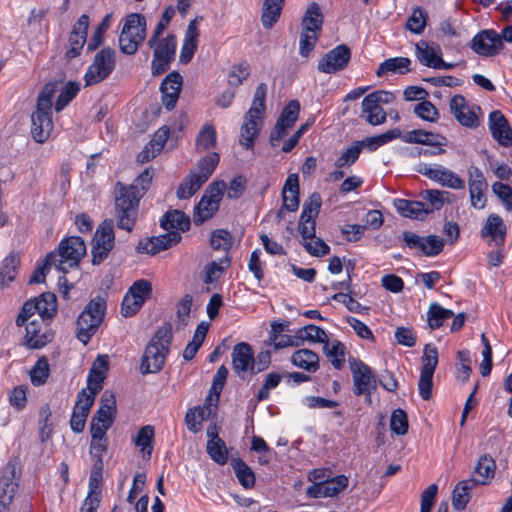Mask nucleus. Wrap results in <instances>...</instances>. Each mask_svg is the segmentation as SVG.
<instances>
[{
	"mask_svg": "<svg viewBox=\"0 0 512 512\" xmlns=\"http://www.w3.org/2000/svg\"><path fill=\"white\" fill-rule=\"evenodd\" d=\"M351 59V51L344 44L337 45L327 52L318 63V70L326 74H334L343 70Z\"/></svg>",
	"mask_w": 512,
	"mask_h": 512,
	"instance_id": "a211bd4d",
	"label": "nucleus"
},
{
	"mask_svg": "<svg viewBox=\"0 0 512 512\" xmlns=\"http://www.w3.org/2000/svg\"><path fill=\"white\" fill-rule=\"evenodd\" d=\"M225 189L226 184L224 181H217L209 185L194 208L193 220L196 225L209 220L218 211Z\"/></svg>",
	"mask_w": 512,
	"mask_h": 512,
	"instance_id": "9b49d317",
	"label": "nucleus"
},
{
	"mask_svg": "<svg viewBox=\"0 0 512 512\" xmlns=\"http://www.w3.org/2000/svg\"><path fill=\"white\" fill-rule=\"evenodd\" d=\"M105 311L106 302L102 297L92 299L85 306L76 322V336L80 342L88 344L102 323Z\"/></svg>",
	"mask_w": 512,
	"mask_h": 512,
	"instance_id": "6e6552de",
	"label": "nucleus"
},
{
	"mask_svg": "<svg viewBox=\"0 0 512 512\" xmlns=\"http://www.w3.org/2000/svg\"><path fill=\"white\" fill-rule=\"evenodd\" d=\"M115 65V51L110 48L100 50L84 75L85 85L91 86L102 82L113 72Z\"/></svg>",
	"mask_w": 512,
	"mask_h": 512,
	"instance_id": "ddd939ff",
	"label": "nucleus"
},
{
	"mask_svg": "<svg viewBox=\"0 0 512 512\" xmlns=\"http://www.w3.org/2000/svg\"><path fill=\"white\" fill-rule=\"evenodd\" d=\"M445 195H449V192L436 189L425 190L421 193L422 199L428 202L425 204V209L429 211V214L443 207Z\"/></svg>",
	"mask_w": 512,
	"mask_h": 512,
	"instance_id": "6e6d98bb",
	"label": "nucleus"
},
{
	"mask_svg": "<svg viewBox=\"0 0 512 512\" xmlns=\"http://www.w3.org/2000/svg\"><path fill=\"white\" fill-rule=\"evenodd\" d=\"M411 61L407 57L389 58L382 62L377 69V75L381 76L387 72L403 74L409 70Z\"/></svg>",
	"mask_w": 512,
	"mask_h": 512,
	"instance_id": "603ef678",
	"label": "nucleus"
},
{
	"mask_svg": "<svg viewBox=\"0 0 512 512\" xmlns=\"http://www.w3.org/2000/svg\"><path fill=\"white\" fill-rule=\"evenodd\" d=\"M86 254L84 240L78 236L63 239L57 251L47 255V262L53 264L59 271L67 273L69 269L77 266Z\"/></svg>",
	"mask_w": 512,
	"mask_h": 512,
	"instance_id": "0eeeda50",
	"label": "nucleus"
},
{
	"mask_svg": "<svg viewBox=\"0 0 512 512\" xmlns=\"http://www.w3.org/2000/svg\"><path fill=\"white\" fill-rule=\"evenodd\" d=\"M80 91V84L77 82H68L60 91V94L55 103V110L62 111L78 94Z\"/></svg>",
	"mask_w": 512,
	"mask_h": 512,
	"instance_id": "13d9d810",
	"label": "nucleus"
},
{
	"mask_svg": "<svg viewBox=\"0 0 512 512\" xmlns=\"http://www.w3.org/2000/svg\"><path fill=\"white\" fill-rule=\"evenodd\" d=\"M284 0H264L261 22L264 28H271L279 19Z\"/></svg>",
	"mask_w": 512,
	"mask_h": 512,
	"instance_id": "58836bf2",
	"label": "nucleus"
},
{
	"mask_svg": "<svg viewBox=\"0 0 512 512\" xmlns=\"http://www.w3.org/2000/svg\"><path fill=\"white\" fill-rule=\"evenodd\" d=\"M294 366L307 372H316L319 369V356L310 349H299L291 356Z\"/></svg>",
	"mask_w": 512,
	"mask_h": 512,
	"instance_id": "e433bc0d",
	"label": "nucleus"
},
{
	"mask_svg": "<svg viewBox=\"0 0 512 512\" xmlns=\"http://www.w3.org/2000/svg\"><path fill=\"white\" fill-rule=\"evenodd\" d=\"M362 150V144L359 141L354 142L349 148H347L335 161V165L338 168L345 166H351L354 164Z\"/></svg>",
	"mask_w": 512,
	"mask_h": 512,
	"instance_id": "052dcab7",
	"label": "nucleus"
},
{
	"mask_svg": "<svg viewBox=\"0 0 512 512\" xmlns=\"http://www.w3.org/2000/svg\"><path fill=\"white\" fill-rule=\"evenodd\" d=\"M296 333L297 338L300 341V345H302L304 341L324 344L325 342H327L328 338V335L325 332V330L314 324H309L302 328H299L296 331Z\"/></svg>",
	"mask_w": 512,
	"mask_h": 512,
	"instance_id": "a18cd8bd",
	"label": "nucleus"
},
{
	"mask_svg": "<svg viewBox=\"0 0 512 512\" xmlns=\"http://www.w3.org/2000/svg\"><path fill=\"white\" fill-rule=\"evenodd\" d=\"M172 340L171 329L163 326L157 330L145 348L140 369L142 374L159 372L165 362Z\"/></svg>",
	"mask_w": 512,
	"mask_h": 512,
	"instance_id": "20e7f679",
	"label": "nucleus"
},
{
	"mask_svg": "<svg viewBox=\"0 0 512 512\" xmlns=\"http://www.w3.org/2000/svg\"><path fill=\"white\" fill-rule=\"evenodd\" d=\"M283 207L287 211L295 212L299 207V180L296 174L286 179L282 189Z\"/></svg>",
	"mask_w": 512,
	"mask_h": 512,
	"instance_id": "2f4dec72",
	"label": "nucleus"
},
{
	"mask_svg": "<svg viewBox=\"0 0 512 512\" xmlns=\"http://www.w3.org/2000/svg\"><path fill=\"white\" fill-rule=\"evenodd\" d=\"M190 218L180 210L167 211L160 220L161 227L168 232H185L190 228Z\"/></svg>",
	"mask_w": 512,
	"mask_h": 512,
	"instance_id": "c756f323",
	"label": "nucleus"
},
{
	"mask_svg": "<svg viewBox=\"0 0 512 512\" xmlns=\"http://www.w3.org/2000/svg\"><path fill=\"white\" fill-rule=\"evenodd\" d=\"M202 20L203 17H196L187 26L179 56V60L183 64H188L197 50L200 37L199 24Z\"/></svg>",
	"mask_w": 512,
	"mask_h": 512,
	"instance_id": "4be33fe9",
	"label": "nucleus"
},
{
	"mask_svg": "<svg viewBox=\"0 0 512 512\" xmlns=\"http://www.w3.org/2000/svg\"><path fill=\"white\" fill-rule=\"evenodd\" d=\"M450 110L461 125L470 128L478 125V118L476 114L467 105L466 100L462 95H455L452 97L450 101Z\"/></svg>",
	"mask_w": 512,
	"mask_h": 512,
	"instance_id": "a878e982",
	"label": "nucleus"
},
{
	"mask_svg": "<svg viewBox=\"0 0 512 512\" xmlns=\"http://www.w3.org/2000/svg\"><path fill=\"white\" fill-rule=\"evenodd\" d=\"M146 36V18L137 13L129 14L119 36L121 51L127 55L137 52Z\"/></svg>",
	"mask_w": 512,
	"mask_h": 512,
	"instance_id": "9d476101",
	"label": "nucleus"
},
{
	"mask_svg": "<svg viewBox=\"0 0 512 512\" xmlns=\"http://www.w3.org/2000/svg\"><path fill=\"white\" fill-rule=\"evenodd\" d=\"M182 87V76L178 72L169 73L162 81L160 90L162 93V103L167 110H172L179 98Z\"/></svg>",
	"mask_w": 512,
	"mask_h": 512,
	"instance_id": "393cba45",
	"label": "nucleus"
},
{
	"mask_svg": "<svg viewBox=\"0 0 512 512\" xmlns=\"http://www.w3.org/2000/svg\"><path fill=\"white\" fill-rule=\"evenodd\" d=\"M148 45L153 49L151 71L154 76H159L169 69L170 63L174 60L177 38L174 34L166 37L151 36Z\"/></svg>",
	"mask_w": 512,
	"mask_h": 512,
	"instance_id": "1a4fd4ad",
	"label": "nucleus"
},
{
	"mask_svg": "<svg viewBox=\"0 0 512 512\" xmlns=\"http://www.w3.org/2000/svg\"><path fill=\"white\" fill-rule=\"evenodd\" d=\"M116 415V399L112 391L106 390L101 395L100 406L96 411L93 421L112 426Z\"/></svg>",
	"mask_w": 512,
	"mask_h": 512,
	"instance_id": "cd10ccee",
	"label": "nucleus"
},
{
	"mask_svg": "<svg viewBox=\"0 0 512 512\" xmlns=\"http://www.w3.org/2000/svg\"><path fill=\"white\" fill-rule=\"evenodd\" d=\"M400 137L401 130L399 128H393L391 130L386 131L385 133L376 136L366 137L364 140L359 142L360 144H362V148L365 147L369 151H375L379 147Z\"/></svg>",
	"mask_w": 512,
	"mask_h": 512,
	"instance_id": "37998d69",
	"label": "nucleus"
},
{
	"mask_svg": "<svg viewBox=\"0 0 512 512\" xmlns=\"http://www.w3.org/2000/svg\"><path fill=\"white\" fill-rule=\"evenodd\" d=\"M219 159V155L214 152L199 160L196 168L190 171L177 188V197L179 199H189L192 197L212 175L219 163Z\"/></svg>",
	"mask_w": 512,
	"mask_h": 512,
	"instance_id": "423d86ee",
	"label": "nucleus"
},
{
	"mask_svg": "<svg viewBox=\"0 0 512 512\" xmlns=\"http://www.w3.org/2000/svg\"><path fill=\"white\" fill-rule=\"evenodd\" d=\"M206 450L210 458L219 465L228 461V449L222 439L208 440Z\"/></svg>",
	"mask_w": 512,
	"mask_h": 512,
	"instance_id": "864d4df0",
	"label": "nucleus"
},
{
	"mask_svg": "<svg viewBox=\"0 0 512 512\" xmlns=\"http://www.w3.org/2000/svg\"><path fill=\"white\" fill-rule=\"evenodd\" d=\"M408 417L404 410L395 409L390 418V429L396 435H405L408 431Z\"/></svg>",
	"mask_w": 512,
	"mask_h": 512,
	"instance_id": "0e129e2a",
	"label": "nucleus"
},
{
	"mask_svg": "<svg viewBox=\"0 0 512 512\" xmlns=\"http://www.w3.org/2000/svg\"><path fill=\"white\" fill-rule=\"evenodd\" d=\"M181 239L182 237L179 232L170 231L163 235L141 239L136 247V250L141 254L155 255L178 244Z\"/></svg>",
	"mask_w": 512,
	"mask_h": 512,
	"instance_id": "6ab92c4d",
	"label": "nucleus"
},
{
	"mask_svg": "<svg viewBox=\"0 0 512 512\" xmlns=\"http://www.w3.org/2000/svg\"><path fill=\"white\" fill-rule=\"evenodd\" d=\"M495 468L494 459L489 455H483L479 458L474 469V474L470 480L473 481L475 485L488 484L494 477Z\"/></svg>",
	"mask_w": 512,
	"mask_h": 512,
	"instance_id": "72a5a7b5",
	"label": "nucleus"
},
{
	"mask_svg": "<svg viewBox=\"0 0 512 512\" xmlns=\"http://www.w3.org/2000/svg\"><path fill=\"white\" fill-rule=\"evenodd\" d=\"M154 432L153 426H143L139 429L136 438L134 439L135 445L140 449L144 456L150 457L152 454Z\"/></svg>",
	"mask_w": 512,
	"mask_h": 512,
	"instance_id": "3c124183",
	"label": "nucleus"
},
{
	"mask_svg": "<svg viewBox=\"0 0 512 512\" xmlns=\"http://www.w3.org/2000/svg\"><path fill=\"white\" fill-rule=\"evenodd\" d=\"M266 93V84H259L255 90L251 107L246 113L240 133V144L246 148H252L263 124Z\"/></svg>",
	"mask_w": 512,
	"mask_h": 512,
	"instance_id": "39448f33",
	"label": "nucleus"
},
{
	"mask_svg": "<svg viewBox=\"0 0 512 512\" xmlns=\"http://www.w3.org/2000/svg\"><path fill=\"white\" fill-rule=\"evenodd\" d=\"M210 244L215 250L227 251L232 245V236L227 230H214L211 235Z\"/></svg>",
	"mask_w": 512,
	"mask_h": 512,
	"instance_id": "774afa93",
	"label": "nucleus"
},
{
	"mask_svg": "<svg viewBox=\"0 0 512 512\" xmlns=\"http://www.w3.org/2000/svg\"><path fill=\"white\" fill-rule=\"evenodd\" d=\"M468 186L471 205L475 209H483L486 206L487 181L483 172L476 166H470L467 171Z\"/></svg>",
	"mask_w": 512,
	"mask_h": 512,
	"instance_id": "aec40b11",
	"label": "nucleus"
},
{
	"mask_svg": "<svg viewBox=\"0 0 512 512\" xmlns=\"http://www.w3.org/2000/svg\"><path fill=\"white\" fill-rule=\"evenodd\" d=\"M403 241L410 249H418L423 255L433 257L438 255L444 247V240L437 235L421 237L414 232L404 231Z\"/></svg>",
	"mask_w": 512,
	"mask_h": 512,
	"instance_id": "f3484780",
	"label": "nucleus"
},
{
	"mask_svg": "<svg viewBox=\"0 0 512 512\" xmlns=\"http://www.w3.org/2000/svg\"><path fill=\"white\" fill-rule=\"evenodd\" d=\"M114 223L111 219L104 220L97 228L92 240V263L100 264L107 258L114 247Z\"/></svg>",
	"mask_w": 512,
	"mask_h": 512,
	"instance_id": "4468645a",
	"label": "nucleus"
},
{
	"mask_svg": "<svg viewBox=\"0 0 512 512\" xmlns=\"http://www.w3.org/2000/svg\"><path fill=\"white\" fill-rule=\"evenodd\" d=\"M107 438H92L90 444V454L95 459L94 469L101 470L103 467V456L107 451Z\"/></svg>",
	"mask_w": 512,
	"mask_h": 512,
	"instance_id": "bf43d9fd",
	"label": "nucleus"
},
{
	"mask_svg": "<svg viewBox=\"0 0 512 512\" xmlns=\"http://www.w3.org/2000/svg\"><path fill=\"white\" fill-rule=\"evenodd\" d=\"M20 469L15 460H10L1 470L0 475V512H6L18 490Z\"/></svg>",
	"mask_w": 512,
	"mask_h": 512,
	"instance_id": "dca6fc26",
	"label": "nucleus"
},
{
	"mask_svg": "<svg viewBox=\"0 0 512 512\" xmlns=\"http://www.w3.org/2000/svg\"><path fill=\"white\" fill-rule=\"evenodd\" d=\"M209 324L202 322L197 325L192 340L186 345L183 351V358L187 361L192 360L201 347L207 335Z\"/></svg>",
	"mask_w": 512,
	"mask_h": 512,
	"instance_id": "79ce46f5",
	"label": "nucleus"
},
{
	"mask_svg": "<svg viewBox=\"0 0 512 512\" xmlns=\"http://www.w3.org/2000/svg\"><path fill=\"white\" fill-rule=\"evenodd\" d=\"M128 293L143 305L152 293V285L149 281L140 279L133 283Z\"/></svg>",
	"mask_w": 512,
	"mask_h": 512,
	"instance_id": "680f3d73",
	"label": "nucleus"
},
{
	"mask_svg": "<svg viewBox=\"0 0 512 512\" xmlns=\"http://www.w3.org/2000/svg\"><path fill=\"white\" fill-rule=\"evenodd\" d=\"M49 376V364L46 358H40L30 371V379L33 385L44 384Z\"/></svg>",
	"mask_w": 512,
	"mask_h": 512,
	"instance_id": "69168bd1",
	"label": "nucleus"
},
{
	"mask_svg": "<svg viewBox=\"0 0 512 512\" xmlns=\"http://www.w3.org/2000/svg\"><path fill=\"white\" fill-rule=\"evenodd\" d=\"M422 368L420 372L434 374L438 364V350L434 345L427 344L422 356Z\"/></svg>",
	"mask_w": 512,
	"mask_h": 512,
	"instance_id": "338daca9",
	"label": "nucleus"
},
{
	"mask_svg": "<svg viewBox=\"0 0 512 512\" xmlns=\"http://www.w3.org/2000/svg\"><path fill=\"white\" fill-rule=\"evenodd\" d=\"M427 13L421 8H415L408 17L405 27L414 34H421L427 24Z\"/></svg>",
	"mask_w": 512,
	"mask_h": 512,
	"instance_id": "4d7b16f0",
	"label": "nucleus"
},
{
	"mask_svg": "<svg viewBox=\"0 0 512 512\" xmlns=\"http://www.w3.org/2000/svg\"><path fill=\"white\" fill-rule=\"evenodd\" d=\"M56 90L57 83L50 82L43 87L38 95L36 110L31 116V134L38 143L45 142L53 130L51 109Z\"/></svg>",
	"mask_w": 512,
	"mask_h": 512,
	"instance_id": "7ed1b4c3",
	"label": "nucleus"
},
{
	"mask_svg": "<svg viewBox=\"0 0 512 512\" xmlns=\"http://www.w3.org/2000/svg\"><path fill=\"white\" fill-rule=\"evenodd\" d=\"M400 139L405 143H415L433 147H441L447 144V139L443 135L422 129L411 130L405 134L401 133Z\"/></svg>",
	"mask_w": 512,
	"mask_h": 512,
	"instance_id": "c85d7f7f",
	"label": "nucleus"
},
{
	"mask_svg": "<svg viewBox=\"0 0 512 512\" xmlns=\"http://www.w3.org/2000/svg\"><path fill=\"white\" fill-rule=\"evenodd\" d=\"M322 23L323 15L319 5L317 3L310 4L301 23L302 30L320 34Z\"/></svg>",
	"mask_w": 512,
	"mask_h": 512,
	"instance_id": "ea45409f",
	"label": "nucleus"
},
{
	"mask_svg": "<svg viewBox=\"0 0 512 512\" xmlns=\"http://www.w3.org/2000/svg\"><path fill=\"white\" fill-rule=\"evenodd\" d=\"M230 464L240 485L244 489H252L256 481L253 470L241 458H232Z\"/></svg>",
	"mask_w": 512,
	"mask_h": 512,
	"instance_id": "4c0bfd02",
	"label": "nucleus"
},
{
	"mask_svg": "<svg viewBox=\"0 0 512 512\" xmlns=\"http://www.w3.org/2000/svg\"><path fill=\"white\" fill-rule=\"evenodd\" d=\"M472 49L481 56H492L498 54L503 43L500 35L494 30H483L476 34L471 41Z\"/></svg>",
	"mask_w": 512,
	"mask_h": 512,
	"instance_id": "412c9836",
	"label": "nucleus"
},
{
	"mask_svg": "<svg viewBox=\"0 0 512 512\" xmlns=\"http://www.w3.org/2000/svg\"><path fill=\"white\" fill-rule=\"evenodd\" d=\"M55 294L46 292L24 303L16 319L17 326H25L24 345L29 349H40L49 343L53 334L49 323L56 315Z\"/></svg>",
	"mask_w": 512,
	"mask_h": 512,
	"instance_id": "f257e3e1",
	"label": "nucleus"
},
{
	"mask_svg": "<svg viewBox=\"0 0 512 512\" xmlns=\"http://www.w3.org/2000/svg\"><path fill=\"white\" fill-rule=\"evenodd\" d=\"M416 52L419 61L431 68H437L440 64L441 50L437 45H429L421 40L416 44Z\"/></svg>",
	"mask_w": 512,
	"mask_h": 512,
	"instance_id": "c9c22d12",
	"label": "nucleus"
},
{
	"mask_svg": "<svg viewBox=\"0 0 512 512\" xmlns=\"http://www.w3.org/2000/svg\"><path fill=\"white\" fill-rule=\"evenodd\" d=\"M470 479L460 481L453 490L452 504L456 510L465 509L470 499L469 492L475 487Z\"/></svg>",
	"mask_w": 512,
	"mask_h": 512,
	"instance_id": "c03bdc74",
	"label": "nucleus"
},
{
	"mask_svg": "<svg viewBox=\"0 0 512 512\" xmlns=\"http://www.w3.org/2000/svg\"><path fill=\"white\" fill-rule=\"evenodd\" d=\"M394 206L398 213L407 218L424 220L429 215V211L425 209V203L421 201L396 199Z\"/></svg>",
	"mask_w": 512,
	"mask_h": 512,
	"instance_id": "473e14b6",
	"label": "nucleus"
},
{
	"mask_svg": "<svg viewBox=\"0 0 512 512\" xmlns=\"http://www.w3.org/2000/svg\"><path fill=\"white\" fill-rule=\"evenodd\" d=\"M362 113L365 115V120L373 125H381L386 122L387 114L381 107L376 103H366V97L362 100Z\"/></svg>",
	"mask_w": 512,
	"mask_h": 512,
	"instance_id": "09e8293b",
	"label": "nucleus"
},
{
	"mask_svg": "<svg viewBox=\"0 0 512 512\" xmlns=\"http://www.w3.org/2000/svg\"><path fill=\"white\" fill-rule=\"evenodd\" d=\"M323 350L334 368L341 369L343 367L345 362V346L343 343L338 340L330 341L327 338Z\"/></svg>",
	"mask_w": 512,
	"mask_h": 512,
	"instance_id": "a19ab883",
	"label": "nucleus"
},
{
	"mask_svg": "<svg viewBox=\"0 0 512 512\" xmlns=\"http://www.w3.org/2000/svg\"><path fill=\"white\" fill-rule=\"evenodd\" d=\"M216 143V131L210 124H205L198 133L196 146L200 150L212 148Z\"/></svg>",
	"mask_w": 512,
	"mask_h": 512,
	"instance_id": "e2e57ef3",
	"label": "nucleus"
},
{
	"mask_svg": "<svg viewBox=\"0 0 512 512\" xmlns=\"http://www.w3.org/2000/svg\"><path fill=\"white\" fill-rule=\"evenodd\" d=\"M88 26V15H81L77 22L74 24L71 34L69 36V48L66 52L67 58L72 59L80 55L83 46L86 43Z\"/></svg>",
	"mask_w": 512,
	"mask_h": 512,
	"instance_id": "5701e85b",
	"label": "nucleus"
},
{
	"mask_svg": "<svg viewBox=\"0 0 512 512\" xmlns=\"http://www.w3.org/2000/svg\"><path fill=\"white\" fill-rule=\"evenodd\" d=\"M417 171L442 187L454 190L465 188V181L454 171L440 164L421 163Z\"/></svg>",
	"mask_w": 512,
	"mask_h": 512,
	"instance_id": "2eb2a0df",
	"label": "nucleus"
},
{
	"mask_svg": "<svg viewBox=\"0 0 512 512\" xmlns=\"http://www.w3.org/2000/svg\"><path fill=\"white\" fill-rule=\"evenodd\" d=\"M349 366L353 379V393L356 396H364L365 401L370 404L372 392L377 388V381L371 368L358 359H350Z\"/></svg>",
	"mask_w": 512,
	"mask_h": 512,
	"instance_id": "f8f14e48",
	"label": "nucleus"
},
{
	"mask_svg": "<svg viewBox=\"0 0 512 512\" xmlns=\"http://www.w3.org/2000/svg\"><path fill=\"white\" fill-rule=\"evenodd\" d=\"M169 133L170 130L167 126L160 127L149 144L139 153L138 160L144 163L154 158L163 149Z\"/></svg>",
	"mask_w": 512,
	"mask_h": 512,
	"instance_id": "7c9ffc66",
	"label": "nucleus"
},
{
	"mask_svg": "<svg viewBox=\"0 0 512 512\" xmlns=\"http://www.w3.org/2000/svg\"><path fill=\"white\" fill-rule=\"evenodd\" d=\"M207 408H189L185 415V424L187 429L192 433H199L202 430V424L208 420L209 412Z\"/></svg>",
	"mask_w": 512,
	"mask_h": 512,
	"instance_id": "de8ad7c7",
	"label": "nucleus"
},
{
	"mask_svg": "<svg viewBox=\"0 0 512 512\" xmlns=\"http://www.w3.org/2000/svg\"><path fill=\"white\" fill-rule=\"evenodd\" d=\"M489 130L492 137L502 146L512 144V130L505 116L498 110L489 115Z\"/></svg>",
	"mask_w": 512,
	"mask_h": 512,
	"instance_id": "b1692460",
	"label": "nucleus"
},
{
	"mask_svg": "<svg viewBox=\"0 0 512 512\" xmlns=\"http://www.w3.org/2000/svg\"><path fill=\"white\" fill-rule=\"evenodd\" d=\"M153 178L152 171L145 169L131 185L117 183L115 219L118 228L131 232L134 228L140 199L148 190Z\"/></svg>",
	"mask_w": 512,
	"mask_h": 512,
	"instance_id": "f03ea898",
	"label": "nucleus"
},
{
	"mask_svg": "<svg viewBox=\"0 0 512 512\" xmlns=\"http://www.w3.org/2000/svg\"><path fill=\"white\" fill-rule=\"evenodd\" d=\"M232 364L233 369L238 375L253 370V352L248 343L241 342L234 346L232 351Z\"/></svg>",
	"mask_w": 512,
	"mask_h": 512,
	"instance_id": "bb28decb",
	"label": "nucleus"
},
{
	"mask_svg": "<svg viewBox=\"0 0 512 512\" xmlns=\"http://www.w3.org/2000/svg\"><path fill=\"white\" fill-rule=\"evenodd\" d=\"M481 234L482 237H491L497 245L503 244L506 236V226L502 218L496 214L489 215Z\"/></svg>",
	"mask_w": 512,
	"mask_h": 512,
	"instance_id": "f704fd0d",
	"label": "nucleus"
},
{
	"mask_svg": "<svg viewBox=\"0 0 512 512\" xmlns=\"http://www.w3.org/2000/svg\"><path fill=\"white\" fill-rule=\"evenodd\" d=\"M323 485L324 496L334 497L347 488L349 480L345 475H338L327 480L321 481Z\"/></svg>",
	"mask_w": 512,
	"mask_h": 512,
	"instance_id": "5fc2aeb1",
	"label": "nucleus"
},
{
	"mask_svg": "<svg viewBox=\"0 0 512 512\" xmlns=\"http://www.w3.org/2000/svg\"><path fill=\"white\" fill-rule=\"evenodd\" d=\"M454 316L452 310L442 307L438 303H432L427 311V321L431 329H438L443 322Z\"/></svg>",
	"mask_w": 512,
	"mask_h": 512,
	"instance_id": "8fccbe9b",
	"label": "nucleus"
},
{
	"mask_svg": "<svg viewBox=\"0 0 512 512\" xmlns=\"http://www.w3.org/2000/svg\"><path fill=\"white\" fill-rule=\"evenodd\" d=\"M19 264L20 259L15 253H10L3 259L0 269V285H8L15 279Z\"/></svg>",
	"mask_w": 512,
	"mask_h": 512,
	"instance_id": "49530a36",
	"label": "nucleus"
}]
</instances>
